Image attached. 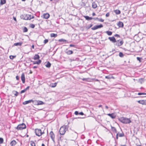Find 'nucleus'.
<instances>
[{"label": "nucleus", "instance_id": "nucleus-1", "mask_svg": "<svg viewBox=\"0 0 146 146\" xmlns=\"http://www.w3.org/2000/svg\"><path fill=\"white\" fill-rule=\"evenodd\" d=\"M68 129V127L67 126L63 125L61 127L60 129V133L61 135H64L66 130Z\"/></svg>", "mask_w": 146, "mask_h": 146}, {"label": "nucleus", "instance_id": "nucleus-2", "mask_svg": "<svg viewBox=\"0 0 146 146\" xmlns=\"http://www.w3.org/2000/svg\"><path fill=\"white\" fill-rule=\"evenodd\" d=\"M119 121L125 124L129 123L131 122L130 119H128L123 117L121 118Z\"/></svg>", "mask_w": 146, "mask_h": 146}, {"label": "nucleus", "instance_id": "nucleus-3", "mask_svg": "<svg viewBox=\"0 0 146 146\" xmlns=\"http://www.w3.org/2000/svg\"><path fill=\"white\" fill-rule=\"evenodd\" d=\"M35 132L36 135L38 136H40L44 133V131L42 132L40 129H35Z\"/></svg>", "mask_w": 146, "mask_h": 146}, {"label": "nucleus", "instance_id": "nucleus-4", "mask_svg": "<svg viewBox=\"0 0 146 146\" xmlns=\"http://www.w3.org/2000/svg\"><path fill=\"white\" fill-rule=\"evenodd\" d=\"M20 18L21 19L25 20H30V15L29 14H24L21 15Z\"/></svg>", "mask_w": 146, "mask_h": 146}, {"label": "nucleus", "instance_id": "nucleus-5", "mask_svg": "<svg viewBox=\"0 0 146 146\" xmlns=\"http://www.w3.org/2000/svg\"><path fill=\"white\" fill-rule=\"evenodd\" d=\"M26 128V126L24 123L19 125L16 127V129L19 130H21Z\"/></svg>", "mask_w": 146, "mask_h": 146}, {"label": "nucleus", "instance_id": "nucleus-6", "mask_svg": "<svg viewBox=\"0 0 146 146\" xmlns=\"http://www.w3.org/2000/svg\"><path fill=\"white\" fill-rule=\"evenodd\" d=\"M115 45L118 46H120L122 45L123 43V41L122 40H116L115 42Z\"/></svg>", "mask_w": 146, "mask_h": 146}, {"label": "nucleus", "instance_id": "nucleus-7", "mask_svg": "<svg viewBox=\"0 0 146 146\" xmlns=\"http://www.w3.org/2000/svg\"><path fill=\"white\" fill-rule=\"evenodd\" d=\"M103 27V25L102 24H100L99 25H96L93 27L91 28L92 30H94L98 28H100Z\"/></svg>", "mask_w": 146, "mask_h": 146}, {"label": "nucleus", "instance_id": "nucleus-8", "mask_svg": "<svg viewBox=\"0 0 146 146\" xmlns=\"http://www.w3.org/2000/svg\"><path fill=\"white\" fill-rule=\"evenodd\" d=\"M50 137L54 142H55L54 138L55 136L53 132L52 131H51L50 133Z\"/></svg>", "mask_w": 146, "mask_h": 146}, {"label": "nucleus", "instance_id": "nucleus-9", "mask_svg": "<svg viewBox=\"0 0 146 146\" xmlns=\"http://www.w3.org/2000/svg\"><path fill=\"white\" fill-rule=\"evenodd\" d=\"M137 102L143 105H146V100H139L137 101Z\"/></svg>", "mask_w": 146, "mask_h": 146}, {"label": "nucleus", "instance_id": "nucleus-10", "mask_svg": "<svg viewBox=\"0 0 146 146\" xmlns=\"http://www.w3.org/2000/svg\"><path fill=\"white\" fill-rule=\"evenodd\" d=\"M50 17L49 14L48 13H44L43 15V18L47 19H48Z\"/></svg>", "mask_w": 146, "mask_h": 146}, {"label": "nucleus", "instance_id": "nucleus-11", "mask_svg": "<svg viewBox=\"0 0 146 146\" xmlns=\"http://www.w3.org/2000/svg\"><path fill=\"white\" fill-rule=\"evenodd\" d=\"M17 142L15 140H13L10 143V145L11 146H15Z\"/></svg>", "mask_w": 146, "mask_h": 146}, {"label": "nucleus", "instance_id": "nucleus-12", "mask_svg": "<svg viewBox=\"0 0 146 146\" xmlns=\"http://www.w3.org/2000/svg\"><path fill=\"white\" fill-rule=\"evenodd\" d=\"M108 39L112 42L114 43L116 42L115 39L114 37H109Z\"/></svg>", "mask_w": 146, "mask_h": 146}, {"label": "nucleus", "instance_id": "nucleus-13", "mask_svg": "<svg viewBox=\"0 0 146 146\" xmlns=\"http://www.w3.org/2000/svg\"><path fill=\"white\" fill-rule=\"evenodd\" d=\"M107 115L112 119L115 118L116 117V115L113 113L111 114L108 113Z\"/></svg>", "mask_w": 146, "mask_h": 146}, {"label": "nucleus", "instance_id": "nucleus-14", "mask_svg": "<svg viewBox=\"0 0 146 146\" xmlns=\"http://www.w3.org/2000/svg\"><path fill=\"white\" fill-rule=\"evenodd\" d=\"M67 49H66V50L65 51V53L68 55H70L73 53V52L71 50H67Z\"/></svg>", "mask_w": 146, "mask_h": 146}, {"label": "nucleus", "instance_id": "nucleus-15", "mask_svg": "<svg viewBox=\"0 0 146 146\" xmlns=\"http://www.w3.org/2000/svg\"><path fill=\"white\" fill-rule=\"evenodd\" d=\"M117 25L119 27H123V23L122 22L120 21H119V22L118 23V24H117Z\"/></svg>", "mask_w": 146, "mask_h": 146}, {"label": "nucleus", "instance_id": "nucleus-16", "mask_svg": "<svg viewBox=\"0 0 146 146\" xmlns=\"http://www.w3.org/2000/svg\"><path fill=\"white\" fill-rule=\"evenodd\" d=\"M21 79L23 83H24L25 82V75L24 74H23L21 75Z\"/></svg>", "mask_w": 146, "mask_h": 146}, {"label": "nucleus", "instance_id": "nucleus-17", "mask_svg": "<svg viewBox=\"0 0 146 146\" xmlns=\"http://www.w3.org/2000/svg\"><path fill=\"white\" fill-rule=\"evenodd\" d=\"M111 130L113 132L115 133H117V130L115 127H112V126H111Z\"/></svg>", "mask_w": 146, "mask_h": 146}, {"label": "nucleus", "instance_id": "nucleus-18", "mask_svg": "<svg viewBox=\"0 0 146 146\" xmlns=\"http://www.w3.org/2000/svg\"><path fill=\"white\" fill-rule=\"evenodd\" d=\"M32 101H33V100H30L24 102L23 104V105H26L28 104L31 103Z\"/></svg>", "mask_w": 146, "mask_h": 146}, {"label": "nucleus", "instance_id": "nucleus-19", "mask_svg": "<svg viewBox=\"0 0 146 146\" xmlns=\"http://www.w3.org/2000/svg\"><path fill=\"white\" fill-rule=\"evenodd\" d=\"M22 43L21 42H17L13 44V46H21L22 44Z\"/></svg>", "mask_w": 146, "mask_h": 146}, {"label": "nucleus", "instance_id": "nucleus-20", "mask_svg": "<svg viewBox=\"0 0 146 146\" xmlns=\"http://www.w3.org/2000/svg\"><path fill=\"white\" fill-rule=\"evenodd\" d=\"M114 11L117 15L121 13V11L119 10H115Z\"/></svg>", "mask_w": 146, "mask_h": 146}, {"label": "nucleus", "instance_id": "nucleus-21", "mask_svg": "<svg viewBox=\"0 0 146 146\" xmlns=\"http://www.w3.org/2000/svg\"><path fill=\"white\" fill-rule=\"evenodd\" d=\"M41 60H39L37 61L33 62V64H39L40 63H41Z\"/></svg>", "mask_w": 146, "mask_h": 146}, {"label": "nucleus", "instance_id": "nucleus-22", "mask_svg": "<svg viewBox=\"0 0 146 146\" xmlns=\"http://www.w3.org/2000/svg\"><path fill=\"white\" fill-rule=\"evenodd\" d=\"M51 66V64L48 61L46 64L45 65V66L47 68H50Z\"/></svg>", "mask_w": 146, "mask_h": 146}, {"label": "nucleus", "instance_id": "nucleus-23", "mask_svg": "<svg viewBox=\"0 0 146 146\" xmlns=\"http://www.w3.org/2000/svg\"><path fill=\"white\" fill-rule=\"evenodd\" d=\"M39 58L40 57L39 56L38 54H36L34 57V59L35 60H37L39 59Z\"/></svg>", "mask_w": 146, "mask_h": 146}, {"label": "nucleus", "instance_id": "nucleus-24", "mask_svg": "<svg viewBox=\"0 0 146 146\" xmlns=\"http://www.w3.org/2000/svg\"><path fill=\"white\" fill-rule=\"evenodd\" d=\"M92 7L94 9H96L97 7V5L95 2L92 3Z\"/></svg>", "mask_w": 146, "mask_h": 146}, {"label": "nucleus", "instance_id": "nucleus-25", "mask_svg": "<svg viewBox=\"0 0 146 146\" xmlns=\"http://www.w3.org/2000/svg\"><path fill=\"white\" fill-rule=\"evenodd\" d=\"M50 37H56L57 36V34H55L53 33H52L50 34Z\"/></svg>", "mask_w": 146, "mask_h": 146}, {"label": "nucleus", "instance_id": "nucleus-26", "mask_svg": "<svg viewBox=\"0 0 146 146\" xmlns=\"http://www.w3.org/2000/svg\"><path fill=\"white\" fill-rule=\"evenodd\" d=\"M37 105H42L44 104V102L41 101H37Z\"/></svg>", "mask_w": 146, "mask_h": 146}, {"label": "nucleus", "instance_id": "nucleus-27", "mask_svg": "<svg viewBox=\"0 0 146 146\" xmlns=\"http://www.w3.org/2000/svg\"><path fill=\"white\" fill-rule=\"evenodd\" d=\"M6 3V0H1L0 4L3 5Z\"/></svg>", "mask_w": 146, "mask_h": 146}, {"label": "nucleus", "instance_id": "nucleus-28", "mask_svg": "<svg viewBox=\"0 0 146 146\" xmlns=\"http://www.w3.org/2000/svg\"><path fill=\"white\" fill-rule=\"evenodd\" d=\"M106 33L109 36L111 35L112 34V32L110 31H106Z\"/></svg>", "mask_w": 146, "mask_h": 146}, {"label": "nucleus", "instance_id": "nucleus-29", "mask_svg": "<svg viewBox=\"0 0 146 146\" xmlns=\"http://www.w3.org/2000/svg\"><path fill=\"white\" fill-rule=\"evenodd\" d=\"M23 32H26L28 31V29L27 27H24L23 29Z\"/></svg>", "mask_w": 146, "mask_h": 146}, {"label": "nucleus", "instance_id": "nucleus-30", "mask_svg": "<svg viewBox=\"0 0 146 146\" xmlns=\"http://www.w3.org/2000/svg\"><path fill=\"white\" fill-rule=\"evenodd\" d=\"M13 93L15 96H17L18 95V93L17 91H13Z\"/></svg>", "mask_w": 146, "mask_h": 146}, {"label": "nucleus", "instance_id": "nucleus-31", "mask_svg": "<svg viewBox=\"0 0 146 146\" xmlns=\"http://www.w3.org/2000/svg\"><path fill=\"white\" fill-rule=\"evenodd\" d=\"M139 82L141 84H142V83H143V79H142V78L139 79Z\"/></svg>", "mask_w": 146, "mask_h": 146}, {"label": "nucleus", "instance_id": "nucleus-32", "mask_svg": "<svg viewBox=\"0 0 146 146\" xmlns=\"http://www.w3.org/2000/svg\"><path fill=\"white\" fill-rule=\"evenodd\" d=\"M57 83H55L52 84L51 85V87L52 88L55 87L56 86Z\"/></svg>", "mask_w": 146, "mask_h": 146}, {"label": "nucleus", "instance_id": "nucleus-33", "mask_svg": "<svg viewBox=\"0 0 146 146\" xmlns=\"http://www.w3.org/2000/svg\"><path fill=\"white\" fill-rule=\"evenodd\" d=\"M30 27L31 28L33 29L35 27V25L34 24H31L30 25Z\"/></svg>", "mask_w": 146, "mask_h": 146}, {"label": "nucleus", "instance_id": "nucleus-34", "mask_svg": "<svg viewBox=\"0 0 146 146\" xmlns=\"http://www.w3.org/2000/svg\"><path fill=\"white\" fill-rule=\"evenodd\" d=\"M32 102H33V103L35 104V105H37V100H33V101H32Z\"/></svg>", "mask_w": 146, "mask_h": 146}, {"label": "nucleus", "instance_id": "nucleus-35", "mask_svg": "<svg viewBox=\"0 0 146 146\" xmlns=\"http://www.w3.org/2000/svg\"><path fill=\"white\" fill-rule=\"evenodd\" d=\"M84 17L87 20H89V17L87 16H84Z\"/></svg>", "mask_w": 146, "mask_h": 146}, {"label": "nucleus", "instance_id": "nucleus-36", "mask_svg": "<svg viewBox=\"0 0 146 146\" xmlns=\"http://www.w3.org/2000/svg\"><path fill=\"white\" fill-rule=\"evenodd\" d=\"M96 19H97L99 21H100L101 22H103L104 21V20L102 19H99L98 18H96Z\"/></svg>", "mask_w": 146, "mask_h": 146}, {"label": "nucleus", "instance_id": "nucleus-37", "mask_svg": "<svg viewBox=\"0 0 146 146\" xmlns=\"http://www.w3.org/2000/svg\"><path fill=\"white\" fill-rule=\"evenodd\" d=\"M119 56L120 57H123L124 55L122 52H120L119 54Z\"/></svg>", "mask_w": 146, "mask_h": 146}, {"label": "nucleus", "instance_id": "nucleus-38", "mask_svg": "<svg viewBox=\"0 0 146 146\" xmlns=\"http://www.w3.org/2000/svg\"><path fill=\"white\" fill-rule=\"evenodd\" d=\"M3 142V138H0V144H2Z\"/></svg>", "mask_w": 146, "mask_h": 146}, {"label": "nucleus", "instance_id": "nucleus-39", "mask_svg": "<svg viewBox=\"0 0 146 146\" xmlns=\"http://www.w3.org/2000/svg\"><path fill=\"white\" fill-rule=\"evenodd\" d=\"M31 146H35V143L33 141H31Z\"/></svg>", "mask_w": 146, "mask_h": 146}, {"label": "nucleus", "instance_id": "nucleus-40", "mask_svg": "<svg viewBox=\"0 0 146 146\" xmlns=\"http://www.w3.org/2000/svg\"><path fill=\"white\" fill-rule=\"evenodd\" d=\"M15 57V56H13L12 55H11L9 56V58L11 59H13Z\"/></svg>", "mask_w": 146, "mask_h": 146}, {"label": "nucleus", "instance_id": "nucleus-41", "mask_svg": "<svg viewBox=\"0 0 146 146\" xmlns=\"http://www.w3.org/2000/svg\"><path fill=\"white\" fill-rule=\"evenodd\" d=\"M58 41L59 42H66V40H64V39H60L59 40H58Z\"/></svg>", "mask_w": 146, "mask_h": 146}, {"label": "nucleus", "instance_id": "nucleus-42", "mask_svg": "<svg viewBox=\"0 0 146 146\" xmlns=\"http://www.w3.org/2000/svg\"><path fill=\"white\" fill-rule=\"evenodd\" d=\"M138 95H146V93H139L138 94Z\"/></svg>", "mask_w": 146, "mask_h": 146}, {"label": "nucleus", "instance_id": "nucleus-43", "mask_svg": "<svg viewBox=\"0 0 146 146\" xmlns=\"http://www.w3.org/2000/svg\"><path fill=\"white\" fill-rule=\"evenodd\" d=\"M119 136L120 137H122L124 136V134L123 133H121L119 134Z\"/></svg>", "mask_w": 146, "mask_h": 146}, {"label": "nucleus", "instance_id": "nucleus-44", "mask_svg": "<svg viewBox=\"0 0 146 146\" xmlns=\"http://www.w3.org/2000/svg\"><path fill=\"white\" fill-rule=\"evenodd\" d=\"M48 42V39H46L44 40V42L45 44L47 43Z\"/></svg>", "mask_w": 146, "mask_h": 146}, {"label": "nucleus", "instance_id": "nucleus-45", "mask_svg": "<svg viewBox=\"0 0 146 146\" xmlns=\"http://www.w3.org/2000/svg\"><path fill=\"white\" fill-rule=\"evenodd\" d=\"M105 78L108 79H110L111 78V77L110 76H106Z\"/></svg>", "mask_w": 146, "mask_h": 146}, {"label": "nucleus", "instance_id": "nucleus-46", "mask_svg": "<svg viewBox=\"0 0 146 146\" xmlns=\"http://www.w3.org/2000/svg\"><path fill=\"white\" fill-rule=\"evenodd\" d=\"M85 28H86V29H89V28H90V26H89V25H87V26H86L85 27Z\"/></svg>", "mask_w": 146, "mask_h": 146}, {"label": "nucleus", "instance_id": "nucleus-47", "mask_svg": "<svg viewBox=\"0 0 146 146\" xmlns=\"http://www.w3.org/2000/svg\"><path fill=\"white\" fill-rule=\"evenodd\" d=\"M26 91V90L24 89V90H22L21 92V93L22 94L23 93L25 92Z\"/></svg>", "mask_w": 146, "mask_h": 146}, {"label": "nucleus", "instance_id": "nucleus-48", "mask_svg": "<svg viewBox=\"0 0 146 146\" xmlns=\"http://www.w3.org/2000/svg\"><path fill=\"white\" fill-rule=\"evenodd\" d=\"M110 15V13H106V16L107 17H108Z\"/></svg>", "mask_w": 146, "mask_h": 146}, {"label": "nucleus", "instance_id": "nucleus-49", "mask_svg": "<svg viewBox=\"0 0 146 146\" xmlns=\"http://www.w3.org/2000/svg\"><path fill=\"white\" fill-rule=\"evenodd\" d=\"M137 58L138 60H139L140 62H141V58L139 57H137Z\"/></svg>", "mask_w": 146, "mask_h": 146}, {"label": "nucleus", "instance_id": "nucleus-50", "mask_svg": "<svg viewBox=\"0 0 146 146\" xmlns=\"http://www.w3.org/2000/svg\"><path fill=\"white\" fill-rule=\"evenodd\" d=\"M89 79L88 78H83L82 79V80H83V81H85V80H86V81H88V79Z\"/></svg>", "mask_w": 146, "mask_h": 146}, {"label": "nucleus", "instance_id": "nucleus-51", "mask_svg": "<svg viewBox=\"0 0 146 146\" xmlns=\"http://www.w3.org/2000/svg\"><path fill=\"white\" fill-rule=\"evenodd\" d=\"M34 17V16L31 15H30V18H31V19H33Z\"/></svg>", "mask_w": 146, "mask_h": 146}, {"label": "nucleus", "instance_id": "nucleus-52", "mask_svg": "<svg viewBox=\"0 0 146 146\" xmlns=\"http://www.w3.org/2000/svg\"><path fill=\"white\" fill-rule=\"evenodd\" d=\"M74 114L76 115H78L79 114V113L78 111H76L75 112Z\"/></svg>", "mask_w": 146, "mask_h": 146}, {"label": "nucleus", "instance_id": "nucleus-53", "mask_svg": "<svg viewBox=\"0 0 146 146\" xmlns=\"http://www.w3.org/2000/svg\"><path fill=\"white\" fill-rule=\"evenodd\" d=\"M114 36L115 37H120V36L118 34H115V35Z\"/></svg>", "mask_w": 146, "mask_h": 146}, {"label": "nucleus", "instance_id": "nucleus-54", "mask_svg": "<svg viewBox=\"0 0 146 146\" xmlns=\"http://www.w3.org/2000/svg\"><path fill=\"white\" fill-rule=\"evenodd\" d=\"M29 86H28L25 89V90L26 91L27 90L29 89Z\"/></svg>", "mask_w": 146, "mask_h": 146}, {"label": "nucleus", "instance_id": "nucleus-55", "mask_svg": "<svg viewBox=\"0 0 146 146\" xmlns=\"http://www.w3.org/2000/svg\"><path fill=\"white\" fill-rule=\"evenodd\" d=\"M79 114L80 115H84V113H83V112H80L79 113Z\"/></svg>", "mask_w": 146, "mask_h": 146}, {"label": "nucleus", "instance_id": "nucleus-56", "mask_svg": "<svg viewBox=\"0 0 146 146\" xmlns=\"http://www.w3.org/2000/svg\"><path fill=\"white\" fill-rule=\"evenodd\" d=\"M118 133H117L116 135V139H118Z\"/></svg>", "mask_w": 146, "mask_h": 146}, {"label": "nucleus", "instance_id": "nucleus-57", "mask_svg": "<svg viewBox=\"0 0 146 146\" xmlns=\"http://www.w3.org/2000/svg\"><path fill=\"white\" fill-rule=\"evenodd\" d=\"M74 46H75L74 45L72 44H70V46L71 47H74Z\"/></svg>", "mask_w": 146, "mask_h": 146}, {"label": "nucleus", "instance_id": "nucleus-58", "mask_svg": "<svg viewBox=\"0 0 146 146\" xmlns=\"http://www.w3.org/2000/svg\"><path fill=\"white\" fill-rule=\"evenodd\" d=\"M16 78L17 80H19V76H16Z\"/></svg>", "mask_w": 146, "mask_h": 146}, {"label": "nucleus", "instance_id": "nucleus-59", "mask_svg": "<svg viewBox=\"0 0 146 146\" xmlns=\"http://www.w3.org/2000/svg\"><path fill=\"white\" fill-rule=\"evenodd\" d=\"M13 19L16 21H17V20H16V19L15 17H13Z\"/></svg>", "mask_w": 146, "mask_h": 146}, {"label": "nucleus", "instance_id": "nucleus-60", "mask_svg": "<svg viewBox=\"0 0 146 146\" xmlns=\"http://www.w3.org/2000/svg\"><path fill=\"white\" fill-rule=\"evenodd\" d=\"M92 15L93 16L96 15V14L94 13H93L92 14Z\"/></svg>", "mask_w": 146, "mask_h": 146}, {"label": "nucleus", "instance_id": "nucleus-61", "mask_svg": "<svg viewBox=\"0 0 146 146\" xmlns=\"http://www.w3.org/2000/svg\"><path fill=\"white\" fill-rule=\"evenodd\" d=\"M93 19V18H92V17H89V20H92Z\"/></svg>", "mask_w": 146, "mask_h": 146}, {"label": "nucleus", "instance_id": "nucleus-62", "mask_svg": "<svg viewBox=\"0 0 146 146\" xmlns=\"http://www.w3.org/2000/svg\"><path fill=\"white\" fill-rule=\"evenodd\" d=\"M105 108L107 109H108V107L107 106H105Z\"/></svg>", "mask_w": 146, "mask_h": 146}, {"label": "nucleus", "instance_id": "nucleus-63", "mask_svg": "<svg viewBox=\"0 0 146 146\" xmlns=\"http://www.w3.org/2000/svg\"><path fill=\"white\" fill-rule=\"evenodd\" d=\"M33 68L35 69V68H37V66H34L33 67Z\"/></svg>", "mask_w": 146, "mask_h": 146}, {"label": "nucleus", "instance_id": "nucleus-64", "mask_svg": "<svg viewBox=\"0 0 146 146\" xmlns=\"http://www.w3.org/2000/svg\"><path fill=\"white\" fill-rule=\"evenodd\" d=\"M93 25L92 24H91L90 25H89V26L90 27H91Z\"/></svg>", "mask_w": 146, "mask_h": 146}]
</instances>
